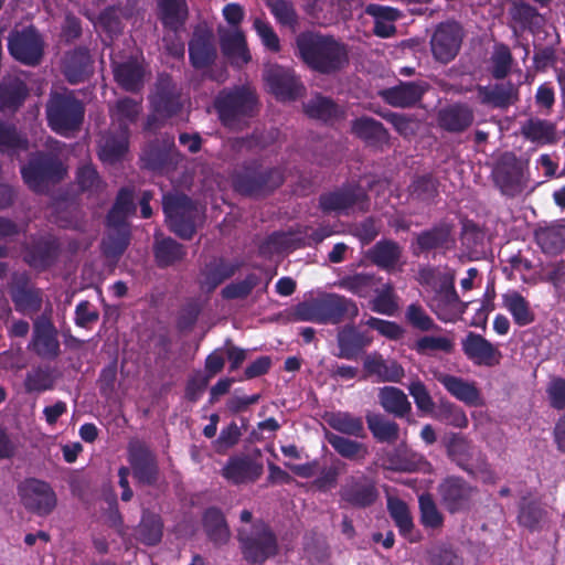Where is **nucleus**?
<instances>
[{"mask_svg":"<svg viewBox=\"0 0 565 565\" xmlns=\"http://www.w3.org/2000/svg\"><path fill=\"white\" fill-rule=\"evenodd\" d=\"M372 339L359 332L353 326H347L338 333L339 358L355 360L361 350L371 343Z\"/></svg>","mask_w":565,"mask_h":565,"instance_id":"29","label":"nucleus"},{"mask_svg":"<svg viewBox=\"0 0 565 565\" xmlns=\"http://www.w3.org/2000/svg\"><path fill=\"white\" fill-rule=\"evenodd\" d=\"M365 12L372 15L374 22V33L380 38H390L396 32L394 22L399 18V12L391 7L380 4H369Z\"/></svg>","mask_w":565,"mask_h":565,"instance_id":"32","label":"nucleus"},{"mask_svg":"<svg viewBox=\"0 0 565 565\" xmlns=\"http://www.w3.org/2000/svg\"><path fill=\"white\" fill-rule=\"evenodd\" d=\"M322 306L324 323H338L347 319L352 320L359 313L355 302L335 294L322 297Z\"/></svg>","mask_w":565,"mask_h":565,"instance_id":"27","label":"nucleus"},{"mask_svg":"<svg viewBox=\"0 0 565 565\" xmlns=\"http://www.w3.org/2000/svg\"><path fill=\"white\" fill-rule=\"evenodd\" d=\"M426 86L416 83H403L382 92L383 98L395 107H408L417 103L424 94Z\"/></svg>","mask_w":565,"mask_h":565,"instance_id":"31","label":"nucleus"},{"mask_svg":"<svg viewBox=\"0 0 565 565\" xmlns=\"http://www.w3.org/2000/svg\"><path fill=\"white\" fill-rule=\"evenodd\" d=\"M204 527L210 539L216 544H223L230 537V530L224 515L215 508L206 510L204 514Z\"/></svg>","mask_w":565,"mask_h":565,"instance_id":"40","label":"nucleus"},{"mask_svg":"<svg viewBox=\"0 0 565 565\" xmlns=\"http://www.w3.org/2000/svg\"><path fill=\"white\" fill-rule=\"evenodd\" d=\"M33 350L42 358L54 359L60 352V343L56 330L52 322L45 318H39L34 322Z\"/></svg>","mask_w":565,"mask_h":565,"instance_id":"23","label":"nucleus"},{"mask_svg":"<svg viewBox=\"0 0 565 565\" xmlns=\"http://www.w3.org/2000/svg\"><path fill=\"white\" fill-rule=\"evenodd\" d=\"M364 371L367 376H375L377 382H401L404 369L395 361H385L379 353H371L364 359Z\"/></svg>","mask_w":565,"mask_h":565,"instance_id":"26","label":"nucleus"},{"mask_svg":"<svg viewBox=\"0 0 565 565\" xmlns=\"http://www.w3.org/2000/svg\"><path fill=\"white\" fill-rule=\"evenodd\" d=\"M55 154L33 157L26 166L21 168V173L28 186L36 192L44 189L47 181H58L66 173V169L58 159L62 152L57 141H51L49 146Z\"/></svg>","mask_w":565,"mask_h":565,"instance_id":"6","label":"nucleus"},{"mask_svg":"<svg viewBox=\"0 0 565 565\" xmlns=\"http://www.w3.org/2000/svg\"><path fill=\"white\" fill-rule=\"evenodd\" d=\"M53 384L51 373L41 367L28 372L24 381V387L29 393L49 391L53 387Z\"/></svg>","mask_w":565,"mask_h":565,"instance_id":"61","label":"nucleus"},{"mask_svg":"<svg viewBox=\"0 0 565 565\" xmlns=\"http://www.w3.org/2000/svg\"><path fill=\"white\" fill-rule=\"evenodd\" d=\"M238 537L244 557L250 563H264L278 553L276 536L263 523L253 525L250 531L245 527L239 529Z\"/></svg>","mask_w":565,"mask_h":565,"instance_id":"9","label":"nucleus"},{"mask_svg":"<svg viewBox=\"0 0 565 565\" xmlns=\"http://www.w3.org/2000/svg\"><path fill=\"white\" fill-rule=\"evenodd\" d=\"M420 520L425 527L438 529L444 523V518L436 503L428 494L419 497Z\"/></svg>","mask_w":565,"mask_h":565,"instance_id":"56","label":"nucleus"},{"mask_svg":"<svg viewBox=\"0 0 565 565\" xmlns=\"http://www.w3.org/2000/svg\"><path fill=\"white\" fill-rule=\"evenodd\" d=\"M26 95V87L19 77H10L0 84V111H14Z\"/></svg>","mask_w":565,"mask_h":565,"instance_id":"33","label":"nucleus"},{"mask_svg":"<svg viewBox=\"0 0 565 565\" xmlns=\"http://www.w3.org/2000/svg\"><path fill=\"white\" fill-rule=\"evenodd\" d=\"M370 256L377 266L395 269L399 264L401 247L394 242H379L370 252Z\"/></svg>","mask_w":565,"mask_h":565,"instance_id":"38","label":"nucleus"},{"mask_svg":"<svg viewBox=\"0 0 565 565\" xmlns=\"http://www.w3.org/2000/svg\"><path fill=\"white\" fill-rule=\"evenodd\" d=\"M223 17L232 26L221 32V46L223 53L236 65L241 66L250 60L245 35L239 29L244 19V9L237 3H228L223 8Z\"/></svg>","mask_w":565,"mask_h":565,"instance_id":"7","label":"nucleus"},{"mask_svg":"<svg viewBox=\"0 0 565 565\" xmlns=\"http://www.w3.org/2000/svg\"><path fill=\"white\" fill-rule=\"evenodd\" d=\"M396 297L391 286L385 285L377 291L376 297L372 300L371 309L377 313L385 316H394L397 310Z\"/></svg>","mask_w":565,"mask_h":565,"instance_id":"60","label":"nucleus"},{"mask_svg":"<svg viewBox=\"0 0 565 565\" xmlns=\"http://www.w3.org/2000/svg\"><path fill=\"white\" fill-rule=\"evenodd\" d=\"M465 354L475 364L492 366L499 363L501 353L499 349L482 335L470 332L462 340Z\"/></svg>","mask_w":565,"mask_h":565,"instance_id":"21","label":"nucleus"},{"mask_svg":"<svg viewBox=\"0 0 565 565\" xmlns=\"http://www.w3.org/2000/svg\"><path fill=\"white\" fill-rule=\"evenodd\" d=\"M301 60L322 73L340 70L348 61L345 47L337 40L316 33H302L297 38Z\"/></svg>","mask_w":565,"mask_h":565,"instance_id":"1","label":"nucleus"},{"mask_svg":"<svg viewBox=\"0 0 565 565\" xmlns=\"http://www.w3.org/2000/svg\"><path fill=\"white\" fill-rule=\"evenodd\" d=\"M19 495L25 509L39 514H50L56 505L51 486L38 479H26L19 486Z\"/></svg>","mask_w":565,"mask_h":565,"instance_id":"12","label":"nucleus"},{"mask_svg":"<svg viewBox=\"0 0 565 565\" xmlns=\"http://www.w3.org/2000/svg\"><path fill=\"white\" fill-rule=\"evenodd\" d=\"M435 379L443 384L447 392L468 406H481L483 399L475 382L462 377L438 372Z\"/></svg>","mask_w":565,"mask_h":565,"instance_id":"22","label":"nucleus"},{"mask_svg":"<svg viewBox=\"0 0 565 565\" xmlns=\"http://www.w3.org/2000/svg\"><path fill=\"white\" fill-rule=\"evenodd\" d=\"M320 205L327 213L349 215L356 211H364L367 203L364 191L361 188H353L322 195Z\"/></svg>","mask_w":565,"mask_h":565,"instance_id":"16","label":"nucleus"},{"mask_svg":"<svg viewBox=\"0 0 565 565\" xmlns=\"http://www.w3.org/2000/svg\"><path fill=\"white\" fill-rule=\"evenodd\" d=\"M26 149L28 141L17 132L15 128L0 120V151L13 156Z\"/></svg>","mask_w":565,"mask_h":565,"instance_id":"49","label":"nucleus"},{"mask_svg":"<svg viewBox=\"0 0 565 565\" xmlns=\"http://www.w3.org/2000/svg\"><path fill=\"white\" fill-rule=\"evenodd\" d=\"M114 75L117 83L126 90H138L145 78V67L138 57L124 62L113 60Z\"/></svg>","mask_w":565,"mask_h":565,"instance_id":"24","label":"nucleus"},{"mask_svg":"<svg viewBox=\"0 0 565 565\" xmlns=\"http://www.w3.org/2000/svg\"><path fill=\"white\" fill-rule=\"evenodd\" d=\"M55 252L56 245L52 239H41L33 247L25 249L24 259L34 268H44L52 262Z\"/></svg>","mask_w":565,"mask_h":565,"instance_id":"39","label":"nucleus"},{"mask_svg":"<svg viewBox=\"0 0 565 565\" xmlns=\"http://www.w3.org/2000/svg\"><path fill=\"white\" fill-rule=\"evenodd\" d=\"M353 132L371 143H380L386 141V131L376 120L367 117L356 119L352 126Z\"/></svg>","mask_w":565,"mask_h":565,"instance_id":"45","label":"nucleus"},{"mask_svg":"<svg viewBox=\"0 0 565 565\" xmlns=\"http://www.w3.org/2000/svg\"><path fill=\"white\" fill-rule=\"evenodd\" d=\"M429 308L436 316L445 322H454L465 312L467 307L459 300L454 289V277L447 286L443 287L436 295L428 300Z\"/></svg>","mask_w":565,"mask_h":565,"instance_id":"18","label":"nucleus"},{"mask_svg":"<svg viewBox=\"0 0 565 565\" xmlns=\"http://www.w3.org/2000/svg\"><path fill=\"white\" fill-rule=\"evenodd\" d=\"M492 174L495 186L505 196L521 195L529 186L526 164L513 153L502 154Z\"/></svg>","mask_w":565,"mask_h":565,"instance_id":"8","label":"nucleus"},{"mask_svg":"<svg viewBox=\"0 0 565 565\" xmlns=\"http://www.w3.org/2000/svg\"><path fill=\"white\" fill-rule=\"evenodd\" d=\"M542 249L550 254L559 252L565 246V226H552L536 234Z\"/></svg>","mask_w":565,"mask_h":565,"instance_id":"51","label":"nucleus"},{"mask_svg":"<svg viewBox=\"0 0 565 565\" xmlns=\"http://www.w3.org/2000/svg\"><path fill=\"white\" fill-rule=\"evenodd\" d=\"M153 115L148 120V129L153 127L157 119L169 118L177 114L182 106V99L170 77L159 78L157 90L151 97Z\"/></svg>","mask_w":565,"mask_h":565,"instance_id":"13","label":"nucleus"},{"mask_svg":"<svg viewBox=\"0 0 565 565\" xmlns=\"http://www.w3.org/2000/svg\"><path fill=\"white\" fill-rule=\"evenodd\" d=\"M387 509L401 534L407 536L413 529V520L406 503L397 498L390 497Z\"/></svg>","mask_w":565,"mask_h":565,"instance_id":"52","label":"nucleus"},{"mask_svg":"<svg viewBox=\"0 0 565 565\" xmlns=\"http://www.w3.org/2000/svg\"><path fill=\"white\" fill-rule=\"evenodd\" d=\"M50 127L60 135L68 136L78 129L84 117V106L73 92L53 93L46 107Z\"/></svg>","mask_w":565,"mask_h":565,"instance_id":"4","label":"nucleus"},{"mask_svg":"<svg viewBox=\"0 0 565 565\" xmlns=\"http://www.w3.org/2000/svg\"><path fill=\"white\" fill-rule=\"evenodd\" d=\"M502 303L518 326L524 327L534 321V313L529 301L518 291L505 292L502 296Z\"/></svg>","mask_w":565,"mask_h":565,"instance_id":"34","label":"nucleus"},{"mask_svg":"<svg viewBox=\"0 0 565 565\" xmlns=\"http://www.w3.org/2000/svg\"><path fill=\"white\" fill-rule=\"evenodd\" d=\"M282 182V174L274 169L265 171L258 167H249L235 174L233 185L243 194L257 195L270 191Z\"/></svg>","mask_w":565,"mask_h":565,"instance_id":"11","label":"nucleus"},{"mask_svg":"<svg viewBox=\"0 0 565 565\" xmlns=\"http://www.w3.org/2000/svg\"><path fill=\"white\" fill-rule=\"evenodd\" d=\"M255 106L254 92L248 87H239L222 92L215 100V108L221 121L233 129L241 128Z\"/></svg>","mask_w":565,"mask_h":565,"instance_id":"5","label":"nucleus"},{"mask_svg":"<svg viewBox=\"0 0 565 565\" xmlns=\"http://www.w3.org/2000/svg\"><path fill=\"white\" fill-rule=\"evenodd\" d=\"M339 287L360 297H366L373 287V276L367 274L347 276L340 279Z\"/></svg>","mask_w":565,"mask_h":565,"instance_id":"57","label":"nucleus"},{"mask_svg":"<svg viewBox=\"0 0 565 565\" xmlns=\"http://www.w3.org/2000/svg\"><path fill=\"white\" fill-rule=\"evenodd\" d=\"M63 71L71 84H77L86 79L92 73V61L88 52L78 49L68 53L64 58Z\"/></svg>","mask_w":565,"mask_h":565,"instance_id":"30","label":"nucleus"},{"mask_svg":"<svg viewBox=\"0 0 565 565\" xmlns=\"http://www.w3.org/2000/svg\"><path fill=\"white\" fill-rule=\"evenodd\" d=\"M439 124L449 131H461L473 120L472 110L465 105H452L439 113Z\"/></svg>","mask_w":565,"mask_h":565,"instance_id":"35","label":"nucleus"},{"mask_svg":"<svg viewBox=\"0 0 565 565\" xmlns=\"http://www.w3.org/2000/svg\"><path fill=\"white\" fill-rule=\"evenodd\" d=\"M159 8L163 23L173 30L184 22L188 14L185 0H159Z\"/></svg>","mask_w":565,"mask_h":565,"instance_id":"42","label":"nucleus"},{"mask_svg":"<svg viewBox=\"0 0 565 565\" xmlns=\"http://www.w3.org/2000/svg\"><path fill=\"white\" fill-rule=\"evenodd\" d=\"M525 138L537 143H550L555 139L554 126L545 120L530 119L522 126Z\"/></svg>","mask_w":565,"mask_h":565,"instance_id":"47","label":"nucleus"},{"mask_svg":"<svg viewBox=\"0 0 565 565\" xmlns=\"http://www.w3.org/2000/svg\"><path fill=\"white\" fill-rule=\"evenodd\" d=\"M414 348L420 354H428L436 351L449 352L452 349V342L447 337L426 335L418 339Z\"/></svg>","mask_w":565,"mask_h":565,"instance_id":"64","label":"nucleus"},{"mask_svg":"<svg viewBox=\"0 0 565 565\" xmlns=\"http://www.w3.org/2000/svg\"><path fill=\"white\" fill-rule=\"evenodd\" d=\"M237 270V266L223 259H214L205 265L201 271L199 282L205 292H211L225 279L232 277Z\"/></svg>","mask_w":565,"mask_h":565,"instance_id":"28","label":"nucleus"},{"mask_svg":"<svg viewBox=\"0 0 565 565\" xmlns=\"http://www.w3.org/2000/svg\"><path fill=\"white\" fill-rule=\"evenodd\" d=\"M408 392L414 398V402L417 406V408L425 413V414H431L434 409V402L433 398L425 386V384L418 380L415 379L411 381L408 385Z\"/></svg>","mask_w":565,"mask_h":565,"instance_id":"63","label":"nucleus"},{"mask_svg":"<svg viewBox=\"0 0 565 565\" xmlns=\"http://www.w3.org/2000/svg\"><path fill=\"white\" fill-rule=\"evenodd\" d=\"M140 113V106L137 102L125 98L118 100L116 107L111 109L113 122L119 127L118 136H105L99 142V158L102 161L113 163L119 160L128 148L127 127Z\"/></svg>","mask_w":565,"mask_h":565,"instance_id":"2","label":"nucleus"},{"mask_svg":"<svg viewBox=\"0 0 565 565\" xmlns=\"http://www.w3.org/2000/svg\"><path fill=\"white\" fill-rule=\"evenodd\" d=\"M305 109L310 117L321 119L323 121L337 118L340 114L337 105H334L329 98L322 96H316L312 98L305 106Z\"/></svg>","mask_w":565,"mask_h":565,"instance_id":"54","label":"nucleus"},{"mask_svg":"<svg viewBox=\"0 0 565 565\" xmlns=\"http://www.w3.org/2000/svg\"><path fill=\"white\" fill-rule=\"evenodd\" d=\"M154 254L160 266H169L181 260L184 256V250L180 244L171 238L157 237Z\"/></svg>","mask_w":565,"mask_h":565,"instance_id":"48","label":"nucleus"},{"mask_svg":"<svg viewBox=\"0 0 565 565\" xmlns=\"http://www.w3.org/2000/svg\"><path fill=\"white\" fill-rule=\"evenodd\" d=\"M439 493L445 507L458 512L469 507L475 489L460 478H448L439 486Z\"/></svg>","mask_w":565,"mask_h":565,"instance_id":"20","label":"nucleus"},{"mask_svg":"<svg viewBox=\"0 0 565 565\" xmlns=\"http://www.w3.org/2000/svg\"><path fill=\"white\" fill-rule=\"evenodd\" d=\"M369 429L379 441L393 443L398 438V426L396 423L385 419L379 414L366 416Z\"/></svg>","mask_w":565,"mask_h":565,"instance_id":"43","label":"nucleus"},{"mask_svg":"<svg viewBox=\"0 0 565 565\" xmlns=\"http://www.w3.org/2000/svg\"><path fill=\"white\" fill-rule=\"evenodd\" d=\"M328 441L337 452L348 459H363L367 454V449L363 444L340 435L329 434Z\"/></svg>","mask_w":565,"mask_h":565,"instance_id":"50","label":"nucleus"},{"mask_svg":"<svg viewBox=\"0 0 565 565\" xmlns=\"http://www.w3.org/2000/svg\"><path fill=\"white\" fill-rule=\"evenodd\" d=\"M264 79L269 90L281 100H291L302 93V85L290 68L279 65H267Z\"/></svg>","mask_w":565,"mask_h":565,"instance_id":"15","label":"nucleus"},{"mask_svg":"<svg viewBox=\"0 0 565 565\" xmlns=\"http://www.w3.org/2000/svg\"><path fill=\"white\" fill-rule=\"evenodd\" d=\"M129 460L134 469V475L140 482L150 483L153 480L157 472L154 459L142 443H130Z\"/></svg>","mask_w":565,"mask_h":565,"instance_id":"25","label":"nucleus"},{"mask_svg":"<svg viewBox=\"0 0 565 565\" xmlns=\"http://www.w3.org/2000/svg\"><path fill=\"white\" fill-rule=\"evenodd\" d=\"M163 211L172 232L182 238H191L194 221L200 214L198 205L185 195L173 193L163 195Z\"/></svg>","mask_w":565,"mask_h":565,"instance_id":"10","label":"nucleus"},{"mask_svg":"<svg viewBox=\"0 0 565 565\" xmlns=\"http://www.w3.org/2000/svg\"><path fill=\"white\" fill-rule=\"evenodd\" d=\"M190 58L195 68H205L216 56L214 45L205 38L196 36L190 42Z\"/></svg>","mask_w":565,"mask_h":565,"instance_id":"41","label":"nucleus"},{"mask_svg":"<svg viewBox=\"0 0 565 565\" xmlns=\"http://www.w3.org/2000/svg\"><path fill=\"white\" fill-rule=\"evenodd\" d=\"M461 36V28L458 23L448 22L440 24L431 39L434 56L443 63L451 61L458 53Z\"/></svg>","mask_w":565,"mask_h":565,"instance_id":"17","label":"nucleus"},{"mask_svg":"<svg viewBox=\"0 0 565 565\" xmlns=\"http://www.w3.org/2000/svg\"><path fill=\"white\" fill-rule=\"evenodd\" d=\"M434 416L457 428H466L468 426V417L463 409L450 402H441Z\"/></svg>","mask_w":565,"mask_h":565,"instance_id":"55","label":"nucleus"},{"mask_svg":"<svg viewBox=\"0 0 565 565\" xmlns=\"http://www.w3.org/2000/svg\"><path fill=\"white\" fill-rule=\"evenodd\" d=\"M380 403L383 408L402 417L411 411V403L403 391L394 386H385L379 393Z\"/></svg>","mask_w":565,"mask_h":565,"instance_id":"37","label":"nucleus"},{"mask_svg":"<svg viewBox=\"0 0 565 565\" xmlns=\"http://www.w3.org/2000/svg\"><path fill=\"white\" fill-rule=\"evenodd\" d=\"M162 537V523L158 515L143 513L137 530V539L146 545H156Z\"/></svg>","mask_w":565,"mask_h":565,"instance_id":"44","label":"nucleus"},{"mask_svg":"<svg viewBox=\"0 0 565 565\" xmlns=\"http://www.w3.org/2000/svg\"><path fill=\"white\" fill-rule=\"evenodd\" d=\"M12 299L17 310L22 313L36 311L41 305V298L36 290L17 288L12 291Z\"/></svg>","mask_w":565,"mask_h":565,"instance_id":"58","label":"nucleus"},{"mask_svg":"<svg viewBox=\"0 0 565 565\" xmlns=\"http://www.w3.org/2000/svg\"><path fill=\"white\" fill-rule=\"evenodd\" d=\"M253 26L266 50L271 52L280 51V40L269 22L256 18Z\"/></svg>","mask_w":565,"mask_h":565,"instance_id":"62","label":"nucleus"},{"mask_svg":"<svg viewBox=\"0 0 565 565\" xmlns=\"http://www.w3.org/2000/svg\"><path fill=\"white\" fill-rule=\"evenodd\" d=\"M342 497L345 501L355 505H369L376 498L374 486L362 478L360 480L350 481L342 490Z\"/></svg>","mask_w":565,"mask_h":565,"instance_id":"36","label":"nucleus"},{"mask_svg":"<svg viewBox=\"0 0 565 565\" xmlns=\"http://www.w3.org/2000/svg\"><path fill=\"white\" fill-rule=\"evenodd\" d=\"M10 54L18 61L34 65L39 63L43 53V41L33 28L14 32L9 38Z\"/></svg>","mask_w":565,"mask_h":565,"instance_id":"14","label":"nucleus"},{"mask_svg":"<svg viewBox=\"0 0 565 565\" xmlns=\"http://www.w3.org/2000/svg\"><path fill=\"white\" fill-rule=\"evenodd\" d=\"M263 472V466L248 456L231 457L222 469V476L233 484L256 481Z\"/></svg>","mask_w":565,"mask_h":565,"instance_id":"19","label":"nucleus"},{"mask_svg":"<svg viewBox=\"0 0 565 565\" xmlns=\"http://www.w3.org/2000/svg\"><path fill=\"white\" fill-rule=\"evenodd\" d=\"M268 7L279 24L295 29L298 18L290 2L286 0H270L268 1Z\"/></svg>","mask_w":565,"mask_h":565,"instance_id":"59","label":"nucleus"},{"mask_svg":"<svg viewBox=\"0 0 565 565\" xmlns=\"http://www.w3.org/2000/svg\"><path fill=\"white\" fill-rule=\"evenodd\" d=\"M450 241V227L448 225H443L422 233L417 237V248L419 250H427L437 247H447Z\"/></svg>","mask_w":565,"mask_h":565,"instance_id":"53","label":"nucleus"},{"mask_svg":"<svg viewBox=\"0 0 565 565\" xmlns=\"http://www.w3.org/2000/svg\"><path fill=\"white\" fill-rule=\"evenodd\" d=\"M135 211L132 193L122 189L107 216L108 234L103 241V249L108 256H117L128 244L127 218Z\"/></svg>","mask_w":565,"mask_h":565,"instance_id":"3","label":"nucleus"},{"mask_svg":"<svg viewBox=\"0 0 565 565\" xmlns=\"http://www.w3.org/2000/svg\"><path fill=\"white\" fill-rule=\"evenodd\" d=\"M327 423L333 429L355 437H361L364 431L362 419L349 413H332L327 417Z\"/></svg>","mask_w":565,"mask_h":565,"instance_id":"46","label":"nucleus"}]
</instances>
